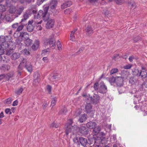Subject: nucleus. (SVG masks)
I'll return each mask as SVG.
<instances>
[{
  "label": "nucleus",
  "instance_id": "1",
  "mask_svg": "<svg viewBox=\"0 0 147 147\" xmlns=\"http://www.w3.org/2000/svg\"><path fill=\"white\" fill-rule=\"evenodd\" d=\"M74 131L76 132H79L84 135H87L89 133V130L88 128L85 126H77L76 125H74Z\"/></svg>",
  "mask_w": 147,
  "mask_h": 147
},
{
  "label": "nucleus",
  "instance_id": "2",
  "mask_svg": "<svg viewBox=\"0 0 147 147\" xmlns=\"http://www.w3.org/2000/svg\"><path fill=\"white\" fill-rule=\"evenodd\" d=\"M46 46H49V47L54 49L56 46V41L53 35H51L49 39H47L45 42Z\"/></svg>",
  "mask_w": 147,
  "mask_h": 147
},
{
  "label": "nucleus",
  "instance_id": "3",
  "mask_svg": "<svg viewBox=\"0 0 147 147\" xmlns=\"http://www.w3.org/2000/svg\"><path fill=\"white\" fill-rule=\"evenodd\" d=\"M49 9V6L48 5H44L43 7V10H40L39 11L36 17L37 18L42 17L43 20L45 18L47 14Z\"/></svg>",
  "mask_w": 147,
  "mask_h": 147
},
{
  "label": "nucleus",
  "instance_id": "4",
  "mask_svg": "<svg viewBox=\"0 0 147 147\" xmlns=\"http://www.w3.org/2000/svg\"><path fill=\"white\" fill-rule=\"evenodd\" d=\"M74 143L77 145H80V143L85 146L88 144V141L86 138L83 137H76L74 138Z\"/></svg>",
  "mask_w": 147,
  "mask_h": 147
},
{
  "label": "nucleus",
  "instance_id": "5",
  "mask_svg": "<svg viewBox=\"0 0 147 147\" xmlns=\"http://www.w3.org/2000/svg\"><path fill=\"white\" fill-rule=\"evenodd\" d=\"M73 123V119H69L68 120L67 123L65 125V132L67 136L69 133L71 132V131L73 129V126L72 125Z\"/></svg>",
  "mask_w": 147,
  "mask_h": 147
},
{
  "label": "nucleus",
  "instance_id": "6",
  "mask_svg": "<svg viewBox=\"0 0 147 147\" xmlns=\"http://www.w3.org/2000/svg\"><path fill=\"white\" fill-rule=\"evenodd\" d=\"M20 63H22V65L24 66L27 71L31 73L32 71V68L31 63L27 62L26 60L24 58L22 59V62Z\"/></svg>",
  "mask_w": 147,
  "mask_h": 147
},
{
  "label": "nucleus",
  "instance_id": "7",
  "mask_svg": "<svg viewBox=\"0 0 147 147\" xmlns=\"http://www.w3.org/2000/svg\"><path fill=\"white\" fill-rule=\"evenodd\" d=\"M89 98L90 99V103L92 104L98 103L100 100V96L99 95L95 94L91 96L89 95Z\"/></svg>",
  "mask_w": 147,
  "mask_h": 147
},
{
  "label": "nucleus",
  "instance_id": "8",
  "mask_svg": "<svg viewBox=\"0 0 147 147\" xmlns=\"http://www.w3.org/2000/svg\"><path fill=\"white\" fill-rule=\"evenodd\" d=\"M45 21H47V22L46 24V28H50L53 27L54 25L55 20L53 19L50 18L48 17H46L44 20Z\"/></svg>",
  "mask_w": 147,
  "mask_h": 147
},
{
  "label": "nucleus",
  "instance_id": "9",
  "mask_svg": "<svg viewBox=\"0 0 147 147\" xmlns=\"http://www.w3.org/2000/svg\"><path fill=\"white\" fill-rule=\"evenodd\" d=\"M124 77L122 76H116V82L115 83L117 87H122L123 86Z\"/></svg>",
  "mask_w": 147,
  "mask_h": 147
},
{
  "label": "nucleus",
  "instance_id": "10",
  "mask_svg": "<svg viewBox=\"0 0 147 147\" xmlns=\"http://www.w3.org/2000/svg\"><path fill=\"white\" fill-rule=\"evenodd\" d=\"M105 134L103 132L99 133L96 136H95L97 139V141L99 142V144L102 143V141L105 140Z\"/></svg>",
  "mask_w": 147,
  "mask_h": 147
},
{
  "label": "nucleus",
  "instance_id": "11",
  "mask_svg": "<svg viewBox=\"0 0 147 147\" xmlns=\"http://www.w3.org/2000/svg\"><path fill=\"white\" fill-rule=\"evenodd\" d=\"M88 144H93V145H96L99 144V142L97 141L96 137L93 135L91 137H90L88 138Z\"/></svg>",
  "mask_w": 147,
  "mask_h": 147
},
{
  "label": "nucleus",
  "instance_id": "12",
  "mask_svg": "<svg viewBox=\"0 0 147 147\" xmlns=\"http://www.w3.org/2000/svg\"><path fill=\"white\" fill-rule=\"evenodd\" d=\"M100 87L99 89V92L101 93H106L107 91V88L103 82H101L99 84Z\"/></svg>",
  "mask_w": 147,
  "mask_h": 147
},
{
  "label": "nucleus",
  "instance_id": "13",
  "mask_svg": "<svg viewBox=\"0 0 147 147\" xmlns=\"http://www.w3.org/2000/svg\"><path fill=\"white\" fill-rule=\"evenodd\" d=\"M92 106L89 102L86 103L85 108V111L87 113H89L92 111Z\"/></svg>",
  "mask_w": 147,
  "mask_h": 147
},
{
  "label": "nucleus",
  "instance_id": "14",
  "mask_svg": "<svg viewBox=\"0 0 147 147\" xmlns=\"http://www.w3.org/2000/svg\"><path fill=\"white\" fill-rule=\"evenodd\" d=\"M19 24H20V25H19V27H18V31L21 30L23 29L24 26L27 24L26 20L25 19H22Z\"/></svg>",
  "mask_w": 147,
  "mask_h": 147
},
{
  "label": "nucleus",
  "instance_id": "15",
  "mask_svg": "<svg viewBox=\"0 0 147 147\" xmlns=\"http://www.w3.org/2000/svg\"><path fill=\"white\" fill-rule=\"evenodd\" d=\"M57 2L56 0H53L50 3L49 5L48 6L49 7H50L51 9L53 10L55 9L56 7L57 6Z\"/></svg>",
  "mask_w": 147,
  "mask_h": 147
},
{
  "label": "nucleus",
  "instance_id": "16",
  "mask_svg": "<svg viewBox=\"0 0 147 147\" xmlns=\"http://www.w3.org/2000/svg\"><path fill=\"white\" fill-rule=\"evenodd\" d=\"M87 114H84L80 115L79 118L78 120L80 123H82L85 121L87 119Z\"/></svg>",
  "mask_w": 147,
  "mask_h": 147
},
{
  "label": "nucleus",
  "instance_id": "17",
  "mask_svg": "<svg viewBox=\"0 0 147 147\" xmlns=\"http://www.w3.org/2000/svg\"><path fill=\"white\" fill-rule=\"evenodd\" d=\"M28 34L27 32H22L20 33L19 37L22 40H24L28 38Z\"/></svg>",
  "mask_w": 147,
  "mask_h": 147
},
{
  "label": "nucleus",
  "instance_id": "18",
  "mask_svg": "<svg viewBox=\"0 0 147 147\" xmlns=\"http://www.w3.org/2000/svg\"><path fill=\"white\" fill-rule=\"evenodd\" d=\"M9 46V45L6 41L0 45V50H3L4 51V50L8 48Z\"/></svg>",
  "mask_w": 147,
  "mask_h": 147
},
{
  "label": "nucleus",
  "instance_id": "19",
  "mask_svg": "<svg viewBox=\"0 0 147 147\" xmlns=\"http://www.w3.org/2000/svg\"><path fill=\"white\" fill-rule=\"evenodd\" d=\"M96 125V123L94 122L90 121L86 124L87 127L90 129H93Z\"/></svg>",
  "mask_w": 147,
  "mask_h": 147
},
{
  "label": "nucleus",
  "instance_id": "20",
  "mask_svg": "<svg viewBox=\"0 0 147 147\" xmlns=\"http://www.w3.org/2000/svg\"><path fill=\"white\" fill-rule=\"evenodd\" d=\"M119 72V69L117 68H113L110 71L109 74L111 76H116V74H117Z\"/></svg>",
  "mask_w": 147,
  "mask_h": 147
},
{
  "label": "nucleus",
  "instance_id": "21",
  "mask_svg": "<svg viewBox=\"0 0 147 147\" xmlns=\"http://www.w3.org/2000/svg\"><path fill=\"white\" fill-rule=\"evenodd\" d=\"M86 34L87 35L89 36L93 33L92 28L90 26H87L86 29Z\"/></svg>",
  "mask_w": 147,
  "mask_h": 147
},
{
  "label": "nucleus",
  "instance_id": "22",
  "mask_svg": "<svg viewBox=\"0 0 147 147\" xmlns=\"http://www.w3.org/2000/svg\"><path fill=\"white\" fill-rule=\"evenodd\" d=\"M39 41L38 40H36L34 44L32 46V48L34 51L36 50L39 47Z\"/></svg>",
  "mask_w": 147,
  "mask_h": 147
},
{
  "label": "nucleus",
  "instance_id": "23",
  "mask_svg": "<svg viewBox=\"0 0 147 147\" xmlns=\"http://www.w3.org/2000/svg\"><path fill=\"white\" fill-rule=\"evenodd\" d=\"M100 130V128L99 127H95L93 130V133L95 136L99 133Z\"/></svg>",
  "mask_w": 147,
  "mask_h": 147
},
{
  "label": "nucleus",
  "instance_id": "24",
  "mask_svg": "<svg viewBox=\"0 0 147 147\" xmlns=\"http://www.w3.org/2000/svg\"><path fill=\"white\" fill-rule=\"evenodd\" d=\"M20 56V54L18 53H15L11 55V57L13 60H16L18 59Z\"/></svg>",
  "mask_w": 147,
  "mask_h": 147
},
{
  "label": "nucleus",
  "instance_id": "25",
  "mask_svg": "<svg viewBox=\"0 0 147 147\" xmlns=\"http://www.w3.org/2000/svg\"><path fill=\"white\" fill-rule=\"evenodd\" d=\"M133 74L137 77H140V71L138 69L134 68L132 70Z\"/></svg>",
  "mask_w": 147,
  "mask_h": 147
},
{
  "label": "nucleus",
  "instance_id": "26",
  "mask_svg": "<svg viewBox=\"0 0 147 147\" xmlns=\"http://www.w3.org/2000/svg\"><path fill=\"white\" fill-rule=\"evenodd\" d=\"M140 77L142 79L147 78V71H140Z\"/></svg>",
  "mask_w": 147,
  "mask_h": 147
},
{
  "label": "nucleus",
  "instance_id": "27",
  "mask_svg": "<svg viewBox=\"0 0 147 147\" xmlns=\"http://www.w3.org/2000/svg\"><path fill=\"white\" fill-rule=\"evenodd\" d=\"M116 76H111V77L109 78V82L111 85H113L116 82Z\"/></svg>",
  "mask_w": 147,
  "mask_h": 147
},
{
  "label": "nucleus",
  "instance_id": "28",
  "mask_svg": "<svg viewBox=\"0 0 147 147\" xmlns=\"http://www.w3.org/2000/svg\"><path fill=\"white\" fill-rule=\"evenodd\" d=\"M128 6L131 9H135L136 6V3L133 1L129 2L128 3Z\"/></svg>",
  "mask_w": 147,
  "mask_h": 147
},
{
  "label": "nucleus",
  "instance_id": "29",
  "mask_svg": "<svg viewBox=\"0 0 147 147\" xmlns=\"http://www.w3.org/2000/svg\"><path fill=\"white\" fill-rule=\"evenodd\" d=\"M24 41V43L27 46H28L31 45L32 41V40L28 38L25 40Z\"/></svg>",
  "mask_w": 147,
  "mask_h": 147
},
{
  "label": "nucleus",
  "instance_id": "30",
  "mask_svg": "<svg viewBox=\"0 0 147 147\" xmlns=\"http://www.w3.org/2000/svg\"><path fill=\"white\" fill-rule=\"evenodd\" d=\"M34 26L32 25L29 24L27 27V30L28 31L31 32L33 31Z\"/></svg>",
  "mask_w": 147,
  "mask_h": 147
},
{
  "label": "nucleus",
  "instance_id": "31",
  "mask_svg": "<svg viewBox=\"0 0 147 147\" xmlns=\"http://www.w3.org/2000/svg\"><path fill=\"white\" fill-rule=\"evenodd\" d=\"M142 38L140 36H138L134 38V42L136 43L139 40H142Z\"/></svg>",
  "mask_w": 147,
  "mask_h": 147
},
{
  "label": "nucleus",
  "instance_id": "32",
  "mask_svg": "<svg viewBox=\"0 0 147 147\" xmlns=\"http://www.w3.org/2000/svg\"><path fill=\"white\" fill-rule=\"evenodd\" d=\"M57 101V98L56 97L53 98L51 102V106L53 107L56 105V102Z\"/></svg>",
  "mask_w": 147,
  "mask_h": 147
},
{
  "label": "nucleus",
  "instance_id": "33",
  "mask_svg": "<svg viewBox=\"0 0 147 147\" xmlns=\"http://www.w3.org/2000/svg\"><path fill=\"white\" fill-rule=\"evenodd\" d=\"M19 26L18 25V23H15L14 24H13L12 25V27L14 29H16V31L18 32H19L21 30H18V27H19Z\"/></svg>",
  "mask_w": 147,
  "mask_h": 147
},
{
  "label": "nucleus",
  "instance_id": "34",
  "mask_svg": "<svg viewBox=\"0 0 147 147\" xmlns=\"http://www.w3.org/2000/svg\"><path fill=\"white\" fill-rule=\"evenodd\" d=\"M2 18H4L3 19L5 18V20L8 22H11L12 20V19L10 17L9 15H5V16H4L3 17H2Z\"/></svg>",
  "mask_w": 147,
  "mask_h": 147
},
{
  "label": "nucleus",
  "instance_id": "35",
  "mask_svg": "<svg viewBox=\"0 0 147 147\" xmlns=\"http://www.w3.org/2000/svg\"><path fill=\"white\" fill-rule=\"evenodd\" d=\"M22 53L24 55H28L30 54V52L28 51L26 49H25L22 51Z\"/></svg>",
  "mask_w": 147,
  "mask_h": 147
},
{
  "label": "nucleus",
  "instance_id": "36",
  "mask_svg": "<svg viewBox=\"0 0 147 147\" xmlns=\"http://www.w3.org/2000/svg\"><path fill=\"white\" fill-rule=\"evenodd\" d=\"M94 88L96 91L98 90L99 89V85L98 83L97 82L95 83L94 85Z\"/></svg>",
  "mask_w": 147,
  "mask_h": 147
},
{
  "label": "nucleus",
  "instance_id": "37",
  "mask_svg": "<svg viewBox=\"0 0 147 147\" xmlns=\"http://www.w3.org/2000/svg\"><path fill=\"white\" fill-rule=\"evenodd\" d=\"M6 41L5 37L3 36H0V45Z\"/></svg>",
  "mask_w": 147,
  "mask_h": 147
},
{
  "label": "nucleus",
  "instance_id": "38",
  "mask_svg": "<svg viewBox=\"0 0 147 147\" xmlns=\"http://www.w3.org/2000/svg\"><path fill=\"white\" fill-rule=\"evenodd\" d=\"M129 82L131 84H134L136 82V80L134 78L131 77L130 78Z\"/></svg>",
  "mask_w": 147,
  "mask_h": 147
},
{
  "label": "nucleus",
  "instance_id": "39",
  "mask_svg": "<svg viewBox=\"0 0 147 147\" xmlns=\"http://www.w3.org/2000/svg\"><path fill=\"white\" fill-rule=\"evenodd\" d=\"M6 10L5 7L4 5H0V11L4 12Z\"/></svg>",
  "mask_w": 147,
  "mask_h": 147
},
{
  "label": "nucleus",
  "instance_id": "40",
  "mask_svg": "<svg viewBox=\"0 0 147 147\" xmlns=\"http://www.w3.org/2000/svg\"><path fill=\"white\" fill-rule=\"evenodd\" d=\"M67 112L66 109L63 108L59 112V113L60 114H65Z\"/></svg>",
  "mask_w": 147,
  "mask_h": 147
},
{
  "label": "nucleus",
  "instance_id": "41",
  "mask_svg": "<svg viewBox=\"0 0 147 147\" xmlns=\"http://www.w3.org/2000/svg\"><path fill=\"white\" fill-rule=\"evenodd\" d=\"M23 90V88L22 87H21L17 90L15 92L16 94L20 95L22 92Z\"/></svg>",
  "mask_w": 147,
  "mask_h": 147
},
{
  "label": "nucleus",
  "instance_id": "42",
  "mask_svg": "<svg viewBox=\"0 0 147 147\" xmlns=\"http://www.w3.org/2000/svg\"><path fill=\"white\" fill-rule=\"evenodd\" d=\"M24 8H20L17 10L16 13L18 15H20L22 13L23 11Z\"/></svg>",
  "mask_w": 147,
  "mask_h": 147
},
{
  "label": "nucleus",
  "instance_id": "43",
  "mask_svg": "<svg viewBox=\"0 0 147 147\" xmlns=\"http://www.w3.org/2000/svg\"><path fill=\"white\" fill-rule=\"evenodd\" d=\"M118 88H117L118 90V91L119 93V94H122L123 93L124 90V88L120 87H118Z\"/></svg>",
  "mask_w": 147,
  "mask_h": 147
},
{
  "label": "nucleus",
  "instance_id": "44",
  "mask_svg": "<svg viewBox=\"0 0 147 147\" xmlns=\"http://www.w3.org/2000/svg\"><path fill=\"white\" fill-rule=\"evenodd\" d=\"M24 66V65H22V63H20L18 67L17 71H22Z\"/></svg>",
  "mask_w": 147,
  "mask_h": 147
},
{
  "label": "nucleus",
  "instance_id": "45",
  "mask_svg": "<svg viewBox=\"0 0 147 147\" xmlns=\"http://www.w3.org/2000/svg\"><path fill=\"white\" fill-rule=\"evenodd\" d=\"M57 44L58 49L60 51L61 50L62 46L60 42L58 41Z\"/></svg>",
  "mask_w": 147,
  "mask_h": 147
},
{
  "label": "nucleus",
  "instance_id": "46",
  "mask_svg": "<svg viewBox=\"0 0 147 147\" xmlns=\"http://www.w3.org/2000/svg\"><path fill=\"white\" fill-rule=\"evenodd\" d=\"M49 49L48 48L47 49H44L42 51V55H43L45 54H46L47 53L49 52Z\"/></svg>",
  "mask_w": 147,
  "mask_h": 147
},
{
  "label": "nucleus",
  "instance_id": "47",
  "mask_svg": "<svg viewBox=\"0 0 147 147\" xmlns=\"http://www.w3.org/2000/svg\"><path fill=\"white\" fill-rule=\"evenodd\" d=\"M13 74L12 73H9L6 75V78L8 80H9L10 78L13 77Z\"/></svg>",
  "mask_w": 147,
  "mask_h": 147
},
{
  "label": "nucleus",
  "instance_id": "48",
  "mask_svg": "<svg viewBox=\"0 0 147 147\" xmlns=\"http://www.w3.org/2000/svg\"><path fill=\"white\" fill-rule=\"evenodd\" d=\"M12 101V98H9L6 100V103L7 104H9L11 103Z\"/></svg>",
  "mask_w": 147,
  "mask_h": 147
},
{
  "label": "nucleus",
  "instance_id": "49",
  "mask_svg": "<svg viewBox=\"0 0 147 147\" xmlns=\"http://www.w3.org/2000/svg\"><path fill=\"white\" fill-rule=\"evenodd\" d=\"M31 13H33L35 14L36 13V10L35 8H31L29 9Z\"/></svg>",
  "mask_w": 147,
  "mask_h": 147
},
{
  "label": "nucleus",
  "instance_id": "50",
  "mask_svg": "<svg viewBox=\"0 0 147 147\" xmlns=\"http://www.w3.org/2000/svg\"><path fill=\"white\" fill-rule=\"evenodd\" d=\"M132 66V65L128 64L124 66L123 68L125 69H129L131 68Z\"/></svg>",
  "mask_w": 147,
  "mask_h": 147
},
{
  "label": "nucleus",
  "instance_id": "51",
  "mask_svg": "<svg viewBox=\"0 0 147 147\" xmlns=\"http://www.w3.org/2000/svg\"><path fill=\"white\" fill-rule=\"evenodd\" d=\"M67 5H67L66 2L63 3L61 5V9H63L66 8L67 7H68Z\"/></svg>",
  "mask_w": 147,
  "mask_h": 147
},
{
  "label": "nucleus",
  "instance_id": "52",
  "mask_svg": "<svg viewBox=\"0 0 147 147\" xmlns=\"http://www.w3.org/2000/svg\"><path fill=\"white\" fill-rule=\"evenodd\" d=\"M89 95H87L86 94H84L82 96H83L85 97L86 98V99L85 100L86 102V103H87L89 102Z\"/></svg>",
  "mask_w": 147,
  "mask_h": 147
},
{
  "label": "nucleus",
  "instance_id": "53",
  "mask_svg": "<svg viewBox=\"0 0 147 147\" xmlns=\"http://www.w3.org/2000/svg\"><path fill=\"white\" fill-rule=\"evenodd\" d=\"M119 57V58L121 57L119 56V54H115L113 56V59L115 61L117 60V59H118V58H117V57Z\"/></svg>",
  "mask_w": 147,
  "mask_h": 147
},
{
  "label": "nucleus",
  "instance_id": "54",
  "mask_svg": "<svg viewBox=\"0 0 147 147\" xmlns=\"http://www.w3.org/2000/svg\"><path fill=\"white\" fill-rule=\"evenodd\" d=\"M16 11V9L15 8H11L9 10V12L11 13H14Z\"/></svg>",
  "mask_w": 147,
  "mask_h": 147
},
{
  "label": "nucleus",
  "instance_id": "55",
  "mask_svg": "<svg viewBox=\"0 0 147 147\" xmlns=\"http://www.w3.org/2000/svg\"><path fill=\"white\" fill-rule=\"evenodd\" d=\"M115 2L117 4L121 5L123 2V0H115Z\"/></svg>",
  "mask_w": 147,
  "mask_h": 147
},
{
  "label": "nucleus",
  "instance_id": "56",
  "mask_svg": "<svg viewBox=\"0 0 147 147\" xmlns=\"http://www.w3.org/2000/svg\"><path fill=\"white\" fill-rule=\"evenodd\" d=\"M59 124H56L55 122H53L51 125V126L52 127H55V128H57L58 127Z\"/></svg>",
  "mask_w": 147,
  "mask_h": 147
},
{
  "label": "nucleus",
  "instance_id": "57",
  "mask_svg": "<svg viewBox=\"0 0 147 147\" xmlns=\"http://www.w3.org/2000/svg\"><path fill=\"white\" fill-rule=\"evenodd\" d=\"M70 40L72 41H73L74 40V33H73V31H72L71 32V33L70 35Z\"/></svg>",
  "mask_w": 147,
  "mask_h": 147
},
{
  "label": "nucleus",
  "instance_id": "58",
  "mask_svg": "<svg viewBox=\"0 0 147 147\" xmlns=\"http://www.w3.org/2000/svg\"><path fill=\"white\" fill-rule=\"evenodd\" d=\"M5 112L6 114H9V115L11 114V112L10 109H6L5 111Z\"/></svg>",
  "mask_w": 147,
  "mask_h": 147
},
{
  "label": "nucleus",
  "instance_id": "59",
  "mask_svg": "<svg viewBox=\"0 0 147 147\" xmlns=\"http://www.w3.org/2000/svg\"><path fill=\"white\" fill-rule=\"evenodd\" d=\"M12 53V50H7L6 54V55H10Z\"/></svg>",
  "mask_w": 147,
  "mask_h": 147
},
{
  "label": "nucleus",
  "instance_id": "60",
  "mask_svg": "<svg viewBox=\"0 0 147 147\" xmlns=\"http://www.w3.org/2000/svg\"><path fill=\"white\" fill-rule=\"evenodd\" d=\"M47 0H38L37 1V4L39 5L41 4L44 1Z\"/></svg>",
  "mask_w": 147,
  "mask_h": 147
},
{
  "label": "nucleus",
  "instance_id": "61",
  "mask_svg": "<svg viewBox=\"0 0 147 147\" xmlns=\"http://www.w3.org/2000/svg\"><path fill=\"white\" fill-rule=\"evenodd\" d=\"M4 53V51L3 50H1L0 51V62L3 59V57L1 56V55L3 54Z\"/></svg>",
  "mask_w": 147,
  "mask_h": 147
},
{
  "label": "nucleus",
  "instance_id": "62",
  "mask_svg": "<svg viewBox=\"0 0 147 147\" xmlns=\"http://www.w3.org/2000/svg\"><path fill=\"white\" fill-rule=\"evenodd\" d=\"M24 18L23 19H25L26 20L28 18V14L27 13H25L23 16Z\"/></svg>",
  "mask_w": 147,
  "mask_h": 147
},
{
  "label": "nucleus",
  "instance_id": "63",
  "mask_svg": "<svg viewBox=\"0 0 147 147\" xmlns=\"http://www.w3.org/2000/svg\"><path fill=\"white\" fill-rule=\"evenodd\" d=\"M51 86L49 85H48L47 86V90L48 91V92L49 93H50L51 92Z\"/></svg>",
  "mask_w": 147,
  "mask_h": 147
},
{
  "label": "nucleus",
  "instance_id": "64",
  "mask_svg": "<svg viewBox=\"0 0 147 147\" xmlns=\"http://www.w3.org/2000/svg\"><path fill=\"white\" fill-rule=\"evenodd\" d=\"M145 88H147V80H146L142 84Z\"/></svg>",
  "mask_w": 147,
  "mask_h": 147
}]
</instances>
